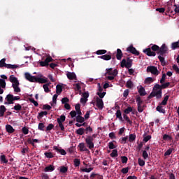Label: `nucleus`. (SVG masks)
<instances>
[{
	"instance_id": "nucleus-15",
	"label": "nucleus",
	"mask_w": 179,
	"mask_h": 179,
	"mask_svg": "<svg viewBox=\"0 0 179 179\" xmlns=\"http://www.w3.org/2000/svg\"><path fill=\"white\" fill-rule=\"evenodd\" d=\"M6 132H8V134H13V132H15V129H13V127H12V125L6 124Z\"/></svg>"
},
{
	"instance_id": "nucleus-19",
	"label": "nucleus",
	"mask_w": 179,
	"mask_h": 179,
	"mask_svg": "<svg viewBox=\"0 0 179 179\" xmlns=\"http://www.w3.org/2000/svg\"><path fill=\"white\" fill-rule=\"evenodd\" d=\"M6 112V108L5 107V106L1 105L0 106V117H3V115H5Z\"/></svg>"
},
{
	"instance_id": "nucleus-24",
	"label": "nucleus",
	"mask_w": 179,
	"mask_h": 179,
	"mask_svg": "<svg viewBox=\"0 0 179 179\" xmlns=\"http://www.w3.org/2000/svg\"><path fill=\"white\" fill-rule=\"evenodd\" d=\"M153 82H155V80H153L152 77H148L145 78L144 83L146 85H150V83H153Z\"/></svg>"
},
{
	"instance_id": "nucleus-61",
	"label": "nucleus",
	"mask_w": 179,
	"mask_h": 179,
	"mask_svg": "<svg viewBox=\"0 0 179 179\" xmlns=\"http://www.w3.org/2000/svg\"><path fill=\"white\" fill-rule=\"evenodd\" d=\"M174 71L176 72V73H179V67L176 64L173 65L172 66Z\"/></svg>"
},
{
	"instance_id": "nucleus-30",
	"label": "nucleus",
	"mask_w": 179,
	"mask_h": 179,
	"mask_svg": "<svg viewBox=\"0 0 179 179\" xmlns=\"http://www.w3.org/2000/svg\"><path fill=\"white\" fill-rule=\"evenodd\" d=\"M138 93H139L140 96H146V91L145 90V88L143 87H141L138 90Z\"/></svg>"
},
{
	"instance_id": "nucleus-49",
	"label": "nucleus",
	"mask_w": 179,
	"mask_h": 179,
	"mask_svg": "<svg viewBox=\"0 0 179 179\" xmlns=\"http://www.w3.org/2000/svg\"><path fill=\"white\" fill-rule=\"evenodd\" d=\"M74 166H75V167H79V166H80V159H74Z\"/></svg>"
},
{
	"instance_id": "nucleus-64",
	"label": "nucleus",
	"mask_w": 179,
	"mask_h": 179,
	"mask_svg": "<svg viewBox=\"0 0 179 179\" xmlns=\"http://www.w3.org/2000/svg\"><path fill=\"white\" fill-rule=\"evenodd\" d=\"M108 148H109V149H115V145H114V143H113V142H110L109 143H108Z\"/></svg>"
},
{
	"instance_id": "nucleus-58",
	"label": "nucleus",
	"mask_w": 179,
	"mask_h": 179,
	"mask_svg": "<svg viewBox=\"0 0 179 179\" xmlns=\"http://www.w3.org/2000/svg\"><path fill=\"white\" fill-rule=\"evenodd\" d=\"M138 162L139 166H141V167H143V166H145V161L143 159L138 158Z\"/></svg>"
},
{
	"instance_id": "nucleus-34",
	"label": "nucleus",
	"mask_w": 179,
	"mask_h": 179,
	"mask_svg": "<svg viewBox=\"0 0 179 179\" xmlns=\"http://www.w3.org/2000/svg\"><path fill=\"white\" fill-rule=\"evenodd\" d=\"M171 48L172 50H176V48H179V41L172 43Z\"/></svg>"
},
{
	"instance_id": "nucleus-35",
	"label": "nucleus",
	"mask_w": 179,
	"mask_h": 179,
	"mask_svg": "<svg viewBox=\"0 0 179 179\" xmlns=\"http://www.w3.org/2000/svg\"><path fill=\"white\" fill-rule=\"evenodd\" d=\"M60 173H62L63 174L68 173V166H62L60 167Z\"/></svg>"
},
{
	"instance_id": "nucleus-50",
	"label": "nucleus",
	"mask_w": 179,
	"mask_h": 179,
	"mask_svg": "<svg viewBox=\"0 0 179 179\" xmlns=\"http://www.w3.org/2000/svg\"><path fill=\"white\" fill-rule=\"evenodd\" d=\"M124 114H129V113H132V108L131 106H128L124 110Z\"/></svg>"
},
{
	"instance_id": "nucleus-53",
	"label": "nucleus",
	"mask_w": 179,
	"mask_h": 179,
	"mask_svg": "<svg viewBox=\"0 0 179 179\" xmlns=\"http://www.w3.org/2000/svg\"><path fill=\"white\" fill-rule=\"evenodd\" d=\"M136 103H137V106L142 105V103H143V101H142V99L141 98V96L136 97Z\"/></svg>"
},
{
	"instance_id": "nucleus-56",
	"label": "nucleus",
	"mask_w": 179,
	"mask_h": 179,
	"mask_svg": "<svg viewBox=\"0 0 179 179\" xmlns=\"http://www.w3.org/2000/svg\"><path fill=\"white\" fill-rule=\"evenodd\" d=\"M97 96H99V99H104V96H106V92H97L96 93Z\"/></svg>"
},
{
	"instance_id": "nucleus-43",
	"label": "nucleus",
	"mask_w": 179,
	"mask_h": 179,
	"mask_svg": "<svg viewBox=\"0 0 179 179\" xmlns=\"http://www.w3.org/2000/svg\"><path fill=\"white\" fill-rule=\"evenodd\" d=\"M103 54H107V50H99L96 52V55H103Z\"/></svg>"
},
{
	"instance_id": "nucleus-17",
	"label": "nucleus",
	"mask_w": 179,
	"mask_h": 179,
	"mask_svg": "<svg viewBox=\"0 0 179 179\" xmlns=\"http://www.w3.org/2000/svg\"><path fill=\"white\" fill-rule=\"evenodd\" d=\"M78 148H79L80 152H89V149H87V148H86L84 143H80L78 145Z\"/></svg>"
},
{
	"instance_id": "nucleus-55",
	"label": "nucleus",
	"mask_w": 179,
	"mask_h": 179,
	"mask_svg": "<svg viewBox=\"0 0 179 179\" xmlns=\"http://www.w3.org/2000/svg\"><path fill=\"white\" fill-rule=\"evenodd\" d=\"M166 78H167V76H166V73H163L162 76V78L160 80V83L161 84H163V83H164V82H166Z\"/></svg>"
},
{
	"instance_id": "nucleus-16",
	"label": "nucleus",
	"mask_w": 179,
	"mask_h": 179,
	"mask_svg": "<svg viewBox=\"0 0 179 179\" xmlns=\"http://www.w3.org/2000/svg\"><path fill=\"white\" fill-rule=\"evenodd\" d=\"M54 170H55V166L54 165H49L44 169L45 173L52 172L54 171Z\"/></svg>"
},
{
	"instance_id": "nucleus-20",
	"label": "nucleus",
	"mask_w": 179,
	"mask_h": 179,
	"mask_svg": "<svg viewBox=\"0 0 179 179\" xmlns=\"http://www.w3.org/2000/svg\"><path fill=\"white\" fill-rule=\"evenodd\" d=\"M98 58H101V59H103L104 61H110V59H111V55H104L102 56H99Z\"/></svg>"
},
{
	"instance_id": "nucleus-6",
	"label": "nucleus",
	"mask_w": 179,
	"mask_h": 179,
	"mask_svg": "<svg viewBox=\"0 0 179 179\" xmlns=\"http://www.w3.org/2000/svg\"><path fill=\"white\" fill-rule=\"evenodd\" d=\"M147 72H150L152 75H159V70H157V67L155 66H149L147 67Z\"/></svg>"
},
{
	"instance_id": "nucleus-29",
	"label": "nucleus",
	"mask_w": 179,
	"mask_h": 179,
	"mask_svg": "<svg viewBox=\"0 0 179 179\" xmlns=\"http://www.w3.org/2000/svg\"><path fill=\"white\" fill-rule=\"evenodd\" d=\"M27 142L28 143H29V145H32V146H34V143H38V139H33L31 141V138H28Z\"/></svg>"
},
{
	"instance_id": "nucleus-39",
	"label": "nucleus",
	"mask_w": 179,
	"mask_h": 179,
	"mask_svg": "<svg viewBox=\"0 0 179 179\" xmlns=\"http://www.w3.org/2000/svg\"><path fill=\"white\" fill-rule=\"evenodd\" d=\"M48 114V112L47 111H41V113H38V118L40 120V118H43L44 115H47Z\"/></svg>"
},
{
	"instance_id": "nucleus-12",
	"label": "nucleus",
	"mask_w": 179,
	"mask_h": 179,
	"mask_svg": "<svg viewBox=\"0 0 179 179\" xmlns=\"http://www.w3.org/2000/svg\"><path fill=\"white\" fill-rule=\"evenodd\" d=\"M6 100L7 102H4V104H13V94H8L6 96Z\"/></svg>"
},
{
	"instance_id": "nucleus-21",
	"label": "nucleus",
	"mask_w": 179,
	"mask_h": 179,
	"mask_svg": "<svg viewBox=\"0 0 179 179\" xmlns=\"http://www.w3.org/2000/svg\"><path fill=\"white\" fill-rule=\"evenodd\" d=\"M115 115L116 117L120 120V121H124V119H122V113L120 109L116 111Z\"/></svg>"
},
{
	"instance_id": "nucleus-3",
	"label": "nucleus",
	"mask_w": 179,
	"mask_h": 179,
	"mask_svg": "<svg viewBox=\"0 0 179 179\" xmlns=\"http://www.w3.org/2000/svg\"><path fill=\"white\" fill-rule=\"evenodd\" d=\"M132 61L134 60L129 57H127V59H123L120 62V66L122 68H127L129 69V68L132 67Z\"/></svg>"
},
{
	"instance_id": "nucleus-22",
	"label": "nucleus",
	"mask_w": 179,
	"mask_h": 179,
	"mask_svg": "<svg viewBox=\"0 0 179 179\" xmlns=\"http://www.w3.org/2000/svg\"><path fill=\"white\" fill-rule=\"evenodd\" d=\"M156 110L158 113H161V114H166V110L162 106H157Z\"/></svg>"
},
{
	"instance_id": "nucleus-11",
	"label": "nucleus",
	"mask_w": 179,
	"mask_h": 179,
	"mask_svg": "<svg viewBox=\"0 0 179 179\" xmlns=\"http://www.w3.org/2000/svg\"><path fill=\"white\" fill-rule=\"evenodd\" d=\"M25 78L27 80H29V82H36L37 77L31 76L29 73H25Z\"/></svg>"
},
{
	"instance_id": "nucleus-62",
	"label": "nucleus",
	"mask_w": 179,
	"mask_h": 179,
	"mask_svg": "<svg viewBox=\"0 0 179 179\" xmlns=\"http://www.w3.org/2000/svg\"><path fill=\"white\" fill-rule=\"evenodd\" d=\"M59 127H60L61 131H65V127H64V123H62L61 122L59 121Z\"/></svg>"
},
{
	"instance_id": "nucleus-25",
	"label": "nucleus",
	"mask_w": 179,
	"mask_h": 179,
	"mask_svg": "<svg viewBox=\"0 0 179 179\" xmlns=\"http://www.w3.org/2000/svg\"><path fill=\"white\" fill-rule=\"evenodd\" d=\"M169 97H170V96L166 95L164 96V100L161 102L160 105L161 106H167V101H169Z\"/></svg>"
},
{
	"instance_id": "nucleus-57",
	"label": "nucleus",
	"mask_w": 179,
	"mask_h": 179,
	"mask_svg": "<svg viewBox=\"0 0 179 179\" xmlns=\"http://www.w3.org/2000/svg\"><path fill=\"white\" fill-rule=\"evenodd\" d=\"M143 157L145 160H146V159H148L149 157V155L148 154L147 150H143Z\"/></svg>"
},
{
	"instance_id": "nucleus-40",
	"label": "nucleus",
	"mask_w": 179,
	"mask_h": 179,
	"mask_svg": "<svg viewBox=\"0 0 179 179\" xmlns=\"http://www.w3.org/2000/svg\"><path fill=\"white\" fill-rule=\"evenodd\" d=\"M0 87L2 89H5V87H6V82H5V80L0 79Z\"/></svg>"
},
{
	"instance_id": "nucleus-37",
	"label": "nucleus",
	"mask_w": 179,
	"mask_h": 179,
	"mask_svg": "<svg viewBox=\"0 0 179 179\" xmlns=\"http://www.w3.org/2000/svg\"><path fill=\"white\" fill-rule=\"evenodd\" d=\"M163 141H172L173 137L169 134H164L162 138Z\"/></svg>"
},
{
	"instance_id": "nucleus-4",
	"label": "nucleus",
	"mask_w": 179,
	"mask_h": 179,
	"mask_svg": "<svg viewBox=\"0 0 179 179\" xmlns=\"http://www.w3.org/2000/svg\"><path fill=\"white\" fill-rule=\"evenodd\" d=\"M152 97H157V99H162V90L158 91H152L148 96V100H150Z\"/></svg>"
},
{
	"instance_id": "nucleus-1",
	"label": "nucleus",
	"mask_w": 179,
	"mask_h": 179,
	"mask_svg": "<svg viewBox=\"0 0 179 179\" xmlns=\"http://www.w3.org/2000/svg\"><path fill=\"white\" fill-rule=\"evenodd\" d=\"M144 54L148 57H156V52L158 54V59H159L162 65H166V60L164 57L169 52V48L166 44H162L161 47L157 45H153L151 48H148L143 50Z\"/></svg>"
},
{
	"instance_id": "nucleus-47",
	"label": "nucleus",
	"mask_w": 179,
	"mask_h": 179,
	"mask_svg": "<svg viewBox=\"0 0 179 179\" xmlns=\"http://www.w3.org/2000/svg\"><path fill=\"white\" fill-rule=\"evenodd\" d=\"M170 86V83H163L161 85V89L163 90V89H167Z\"/></svg>"
},
{
	"instance_id": "nucleus-59",
	"label": "nucleus",
	"mask_w": 179,
	"mask_h": 179,
	"mask_svg": "<svg viewBox=\"0 0 179 179\" xmlns=\"http://www.w3.org/2000/svg\"><path fill=\"white\" fill-rule=\"evenodd\" d=\"M129 171V167L123 168L121 170V173H122V174H127Z\"/></svg>"
},
{
	"instance_id": "nucleus-36",
	"label": "nucleus",
	"mask_w": 179,
	"mask_h": 179,
	"mask_svg": "<svg viewBox=\"0 0 179 179\" xmlns=\"http://www.w3.org/2000/svg\"><path fill=\"white\" fill-rule=\"evenodd\" d=\"M126 87H128V89H132L134 87V83L131 80H129L126 83Z\"/></svg>"
},
{
	"instance_id": "nucleus-14",
	"label": "nucleus",
	"mask_w": 179,
	"mask_h": 179,
	"mask_svg": "<svg viewBox=\"0 0 179 179\" xmlns=\"http://www.w3.org/2000/svg\"><path fill=\"white\" fill-rule=\"evenodd\" d=\"M66 76L68 78V79H69L70 80H73L75 79V80H76V74H75V73H71V72H68L66 73Z\"/></svg>"
},
{
	"instance_id": "nucleus-41",
	"label": "nucleus",
	"mask_w": 179,
	"mask_h": 179,
	"mask_svg": "<svg viewBox=\"0 0 179 179\" xmlns=\"http://www.w3.org/2000/svg\"><path fill=\"white\" fill-rule=\"evenodd\" d=\"M0 159L1 163H4V164L8 163V159H6V156H5V155H1Z\"/></svg>"
},
{
	"instance_id": "nucleus-33",
	"label": "nucleus",
	"mask_w": 179,
	"mask_h": 179,
	"mask_svg": "<svg viewBox=\"0 0 179 179\" xmlns=\"http://www.w3.org/2000/svg\"><path fill=\"white\" fill-rule=\"evenodd\" d=\"M152 90L154 92H159V90H161V92H162V85H160L159 84H155Z\"/></svg>"
},
{
	"instance_id": "nucleus-7",
	"label": "nucleus",
	"mask_w": 179,
	"mask_h": 179,
	"mask_svg": "<svg viewBox=\"0 0 179 179\" xmlns=\"http://www.w3.org/2000/svg\"><path fill=\"white\" fill-rule=\"evenodd\" d=\"M53 61L54 59H52V57H51V56H49L45 59V61L39 62V64L41 66H48V64H50V62H52Z\"/></svg>"
},
{
	"instance_id": "nucleus-27",
	"label": "nucleus",
	"mask_w": 179,
	"mask_h": 179,
	"mask_svg": "<svg viewBox=\"0 0 179 179\" xmlns=\"http://www.w3.org/2000/svg\"><path fill=\"white\" fill-rule=\"evenodd\" d=\"M76 134L77 135H84L85 134V129L83 127L79 128L76 131Z\"/></svg>"
},
{
	"instance_id": "nucleus-42",
	"label": "nucleus",
	"mask_w": 179,
	"mask_h": 179,
	"mask_svg": "<svg viewBox=\"0 0 179 179\" xmlns=\"http://www.w3.org/2000/svg\"><path fill=\"white\" fill-rule=\"evenodd\" d=\"M38 129H39V131H45V125H44V123H39Z\"/></svg>"
},
{
	"instance_id": "nucleus-23",
	"label": "nucleus",
	"mask_w": 179,
	"mask_h": 179,
	"mask_svg": "<svg viewBox=\"0 0 179 179\" xmlns=\"http://www.w3.org/2000/svg\"><path fill=\"white\" fill-rule=\"evenodd\" d=\"M50 85H51V83H46V84L43 85V87L44 89V92L45 93H50V88L48 87V86H50Z\"/></svg>"
},
{
	"instance_id": "nucleus-46",
	"label": "nucleus",
	"mask_w": 179,
	"mask_h": 179,
	"mask_svg": "<svg viewBox=\"0 0 179 179\" xmlns=\"http://www.w3.org/2000/svg\"><path fill=\"white\" fill-rule=\"evenodd\" d=\"M136 139V134H130L129 137V142H134Z\"/></svg>"
},
{
	"instance_id": "nucleus-8",
	"label": "nucleus",
	"mask_w": 179,
	"mask_h": 179,
	"mask_svg": "<svg viewBox=\"0 0 179 179\" xmlns=\"http://www.w3.org/2000/svg\"><path fill=\"white\" fill-rule=\"evenodd\" d=\"M107 75L117 76V75H118V71H117V69L113 70V68L106 69V72L105 73V76H107Z\"/></svg>"
},
{
	"instance_id": "nucleus-10",
	"label": "nucleus",
	"mask_w": 179,
	"mask_h": 179,
	"mask_svg": "<svg viewBox=\"0 0 179 179\" xmlns=\"http://www.w3.org/2000/svg\"><path fill=\"white\" fill-rule=\"evenodd\" d=\"M96 107H98L99 110H103L104 107V102H103V99L99 98V96H96Z\"/></svg>"
},
{
	"instance_id": "nucleus-38",
	"label": "nucleus",
	"mask_w": 179,
	"mask_h": 179,
	"mask_svg": "<svg viewBox=\"0 0 179 179\" xmlns=\"http://www.w3.org/2000/svg\"><path fill=\"white\" fill-rule=\"evenodd\" d=\"M123 118H124L125 121H127L128 124H129L130 125H132V121H131V120L129 119L128 115H127L126 113L123 114Z\"/></svg>"
},
{
	"instance_id": "nucleus-5",
	"label": "nucleus",
	"mask_w": 179,
	"mask_h": 179,
	"mask_svg": "<svg viewBox=\"0 0 179 179\" xmlns=\"http://www.w3.org/2000/svg\"><path fill=\"white\" fill-rule=\"evenodd\" d=\"M85 143H87L89 149H93L94 148V143H93V137L92 136H87Z\"/></svg>"
},
{
	"instance_id": "nucleus-9",
	"label": "nucleus",
	"mask_w": 179,
	"mask_h": 179,
	"mask_svg": "<svg viewBox=\"0 0 179 179\" xmlns=\"http://www.w3.org/2000/svg\"><path fill=\"white\" fill-rule=\"evenodd\" d=\"M127 51H129V52H131V54H133L134 55H139V51L136 50V48L132 45L127 48Z\"/></svg>"
},
{
	"instance_id": "nucleus-48",
	"label": "nucleus",
	"mask_w": 179,
	"mask_h": 179,
	"mask_svg": "<svg viewBox=\"0 0 179 179\" xmlns=\"http://www.w3.org/2000/svg\"><path fill=\"white\" fill-rule=\"evenodd\" d=\"M44 155L47 159H52L54 157L52 152H45Z\"/></svg>"
},
{
	"instance_id": "nucleus-13",
	"label": "nucleus",
	"mask_w": 179,
	"mask_h": 179,
	"mask_svg": "<svg viewBox=\"0 0 179 179\" xmlns=\"http://www.w3.org/2000/svg\"><path fill=\"white\" fill-rule=\"evenodd\" d=\"M122 55H124L122 50H121V49H117L116 58L118 61H121V59H122Z\"/></svg>"
},
{
	"instance_id": "nucleus-28",
	"label": "nucleus",
	"mask_w": 179,
	"mask_h": 179,
	"mask_svg": "<svg viewBox=\"0 0 179 179\" xmlns=\"http://www.w3.org/2000/svg\"><path fill=\"white\" fill-rule=\"evenodd\" d=\"M76 118L77 122H79L80 124H83V122H85V117H83L80 115L76 116Z\"/></svg>"
},
{
	"instance_id": "nucleus-45",
	"label": "nucleus",
	"mask_w": 179,
	"mask_h": 179,
	"mask_svg": "<svg viewBox=\"0 0 179 179\" xmlns=\"http://www.w3.org/2000/svg\"><path fill=\"white\" fill-rule=\"evenodd\" d=\"M13 110H15V111H21L22 110V105L17 103L15 105L13 108Z\"/></svg>"
},
{
	"instance_id": "nucleus-31",
	"label": "nucleus",
	"mask_w": 179,
	"mask_h": 179,
	"mask_svg": "<svg viewBox=\"0 0 179 179\" xmlns=\"http://www.w3.org/2000/svg\"><path fill=\"white\" fill-rule=\"evenodd\" d=\"M65 120H66V117L64 115H62L60 117L57 118V123H59V122L64 123Z\"/></svg>"
},
{
	"instance_id": "nucleus-44",
	"label": "nucleus",
	"mask_w": 179,
	"mask_h": 179,
	"mask_svg": "<svg viewBox=\"0 0 179 179\" xmlns=\"http://www.w3.org/2000/svg\"><path fill=\"white\" fill-rule=\"evenodd\" d=\"M145 134L143 135V142H145V143L149 142V141H150V139H152V136L148 135V136H145Z\"/></svg>"
},
{
	"instance_id": "nucleus-18",
	"label": "nucleus",
	"mask_w": 179,
	"mask_h": 179,
	"mask_svg": "<svg viewBox=\"0 0 179 179\" xmlns=\"http://www.w3.org/2000/svg\"><path fill=\"white\" fill-rule=\"evenodd\" d=\"M35 82L38 83H47L48 80L47 78H43L36 77V80Z\"/></svg>"
},
{
	"instance_id": "nucleus-2",
	"label": "nucleus",
	"mask_w": 179,
	"mask_h": 179,
	"mask_svg": "<svg viewBox=\"0 0 179 179\" xmlns=\"http://www.w3.org/2000/svg\"><path fill=\"white\" fill-rule=\"evenodd\" d=\"M6 59L3 58L0 60V68H7V69H16V68H19L17 65L6 64Z\"/></svg>"
},
{
	"instance_id": "nucleus-60",
	"label": "nucleus",
	"mask_w": 179,
	"mask_h": 179,
	"mask_svg": "<svg viewBox=\"0 0 179 179\" xmlns=\"http://www.w3.org/2000/svg\"><path fill=\"white\" fill-rule=\"evenodd\" d=\"M54 128V124H49L48 126L46 127L45 131H51Z\"/></svg>"
},
{
	"instance_id": "nucleus-52",
	"label": "nucleus",
	"mask_w": 179,
	"mask_h": 179,
	"mask_svg": "<svg viewBox=\"0 0 179 179\" xmlns=\"http://www.w3.org/2000/svg\"><path fill=\"white\" fill-rule=\"evenodd\" d=\"M173 150H174V149L173 148H169L165 153H164V156H170L171 155V153H173Z\"/></svg>"
},
{
	"instance_id": "nucleus-54",
	"label": "nucleus",
	"mask_w": 179,
	"mask_h": 179,
	"mask_svg": "<svg viewBox=\"0 0 179 179\" xmlns=\"http://www.w3.org/2000/svg\"><path fill=\"white\" fill-rule=\"evenodd\" d=\"M69 103V99L68 97H64L62 99V104H68Z\"/></svg>"
},
{
	"instance_id": "nucleus-26",
	"label": "nucleus",
	"mask_w": 179,
	"mask_h": 179,
	"mask_svg": "<svg viewBox=\"0 0 179 179\" xmlns=\"http://www.w3.org/2000/svg\"><path fill=\"white\" fill-rule=\"evenodd\" d=\"M56 93L57 94H61V93H62V85H57L56 86Z\"/></svg>"
},
{
	"instance_id": "nucleus-63",
	"label": "nucleus",
	"mask_w": 179,
	"mask_h": 179,
	"mask_svg": "<svg viewBox=\"0 0 179 179\" xmlns=\"http://www.w3.org/2000/svg\"><path fill=\"white\" fill-rule=\"evenodd\" d=\"M22 131L24 135H27V134H29V129H27V127H22Z\"/></svg>"
},
{
	"instance_id": "nucleus-51",
	"label": "nucleus",
	"mask_w": 179,
	"mask_h": 179,
	"mask_svg": "<svg viewBox=\"0 0 179 179\" xmlns=\"http://www.w3.org/2000/svg\"><path fill=\"white\" fill-rule=\"evenodd\" d=\"M121 160H122V163H123V164H127V163H128V157H127L125 156L121 157Z\"/></svg>"
},
{
	"instance_id": "nucleus-32",
	"label": "nucleus",
	"mask_w": 179,
	"mask_h": 179,
	"mask_svg": "<svg viewBox=\"0 0 179 179\" xmlns=\"http://www.w3.org/2000/svg\"><path fill=\"white\" fill-rule=\"evenodd\" d=\"M110 157H118V150L115 149L112 151V153L110 154Z\"/></svg>"
}]
</instances>
